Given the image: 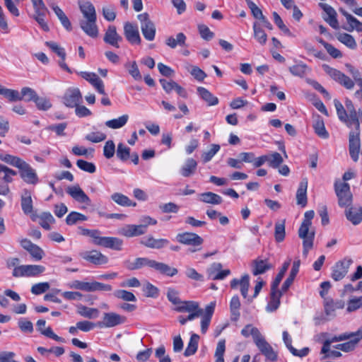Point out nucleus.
I'll use <instances>...</instances> for the list:
<instances>
[{
    "instance_id": "20",
    "label": "nucleus",
    "mask_w": 362,
    "mask_h": 362,
    "mask_svg": "<svg viewBox=\"0 0 362 362\" xmlns=\"http://www.w3.org/2000/svg\"><path fill=\"white\" fill-rule=\"evenodd\" d=\"M124 33L127 40L132 45H139L141 37L138 27L132 23H126L124 26Z\"/></svg>"
},
{
    "instance_id": "3",
    "label": "nucleus",
    "mask_w": 362,
    "mask_h": 362,
    "mask_svg": "<svg viewBox=\"0 0 362 362\" xmlns=\"http://www.w3.org/2000/svg\"><path fill=\"white\" fill-rule=\"evenodd\" d=\"M322 69L332 79L344 86L346 88L352 89L354 88V81L340 71L334 69L327 64H323Z\"/></svg>"
},
{
    "instance_id": "33",
    "label": "nucleus",
    "mask_w": 362,
    "mask_h": 362,
    "mask_svg": "<svg viewBox=\"0 0 362 362\" xmlns=\"http://www.w3.org/2000/svg\"><path fill=\"white\" fill-rule=\"evenodd\" d=\"M76 308L77 313L86 318L94 319L98 317L99 315V310L97 308H88L82 304L77 305Z\"/></svg>"
},
{
    "instance_id": "6",
    "label": "nucleus",
    "mask_w": 362,
    "mask_h": 362,
    "mask_svg": "<svg viewBox=\"0 0 362 362\" xmlns=\"http://www.w3.org/2000/svg\"><path fill=\"white\" fill-rule=\"evenodd\" d=\"M361 146L360 142V127H354L349 133V150L352 160L356 162L358 159V153Z\"/></svg>"
},
{
    "instance_id": "35",
    "label": "nucleus",
    "mask_w": 362,
    "mask_h": 362,
    "mask_svg": "<svg viewBox=\"0 0 362 362\" xmlns=\"http://www.w3.org/2000/svg\"><path fill=\"white\" fill-rule=\"evenodd\" d=\"M100 243V246L120 250L122 249V240L115 237H104Z\"/></svg>"
},
{
    "instance_id": "19",
    "label": "nucleus",
    "mask_w": 362,
    "mask_h": 362,
    "mask_svg": "<svg viewBox=\"0 0 362 362\" xmlns=\"http://www.w3.org/2000/svg\"><path fill=\"white\" fill-rule=\"evenodd\" d=\"M81 76L88 81L101 95H105L104 83L100 77L95 73L83 71Z\"/></svg>"
},
{
    "instance_id": "60",
    "label": "nucleus",
    "mask_w": 362,
    "mask_h": 362,
    "mask_svg": "<svg viewBox=\"0 0 362 362\" xmlns=\"http://www.w3.org/2000/svg\"><path fill=\"white\" fill-rule=\"evenodd\" d=\"M116 153L119 159L126 161L130 156V148L123 143H119L117 145Z\"/></svg>"
},
{
    "instance_id": "8",
    "label": "nucleus",
    "mask_w": 362,
    "mask_h": 362,
    "mask_svg": "<svg viewBox=\"0 0 362 362\" xmlns=\"http://www.w3.org/2000/svg\"><path fill=\"white\" fill-rule=\"evenodd\" d=\"M137 18L141 22V29L144 37L149 41L153 40L156 35V28L149 20L148 13L139 14Z\"/></svg>"
},
{
    "instance_id": "50",
    "label": "nucleus",
    "mask_w": 362,
    "mask_h": 362,
    "mask_svg": "<svg viewBox=\"0 0 362 362\" xmlns=\"http://www.w3.org/2000/svg\"><path fill=\"white\" fill-rule=\"evenodd\" d=\"M124 66L134 80L141 81L142 79V76L135 61L127 62Z\"/></svg>"
},
{
    "instance_id": "18",
    "label": "nucleus",
    "mask_w": 362,
    "mask_h": 362,
    "mask_svg": "<svg viewBox=\"0 0 362 362\" xmlns=\"http://www.w3.org/2000/svg\"><path fill=\"white\" fill-rule=\"evenodd\" d=\"M82 96L78 88H69L64 96V103L69 107H76L81 101Z\"/></svg>"
},
{
    "instance_id": "59",
    "label": "nucleus",
    "mask_w": 362,
    "mask_h": 362,
    "mask_svg": "<svg viewBox=\"0 0 362 362\" xmlns=\"http://www.w3.org/2000/svg\"><path fill=\"white\" fill-rule=\"evenodd\" d=\"M18 326L20 330L23 333L31 334L33 332V324L26 318H20L18 321Z\"/></svg>"
},
{
    "instance_id": "24",
    "label": "nucleus",
    "mask_w": 362,
    "mask_h": 362,
    "mask_svg": "<svg viewBox=\"0 0 362 362\" xmlns=\"http://www.w3.org/2000/svg\"><path fill=\"white\" fill-rule=\"evenodd\" d=\"M308 179L304 177L301 180L296 192V202L297 204L305 207L308 202L307 199V189H308Z\"/></svg>"
},
{
    "instance_id": "45",
    "label": "nucleus",
    "mask_w": 362,
    "mask_h": 362,
    "mask_svg": "<svg viewBox=\"0 0 362 362\" xmlns=\"http://www.w3.org/2000/svg\"><path fill=\"white\" fill-rule=\"evenodd\" d=\"M337 40L351 49H355L357 47L356 42L354 37L348 33H339L337 35Z\"/></svg>"
},
{
    "instance_id": "16",
    "label": "nucleus",
    "mask_w": 362,
    "mask_h": 362,
    "mask_svg": "<svg viewBox=\"0 0 362 362\" xmlns=\"http://www.w3.org/2000/svg\"><path fill=\"white\" fill-rule=\"evenodd\" d=\"M103 40L105 43L115 48H119V42L122 40V37L117 33L116 27L111 25L107 27Z\"/></svg>"
},
{
    "instance_id": "15",
    "label": "nucleus",
    "mask_w": 362,
    "mask_h": 362,
    "mask_svg": "<svg viewBox=\"0 0 362 362\" xmlns=\"http://www.w3.org/2000/svg\"><path fill=\"white\" fill-rule=\"evenodd\" d=\"M320 7L325 13V16H323V19L334 29L339 28V22L337 18V13L333 7L329 4L320 3Z\"/></svg>"
},
{
    "instance_id": "28",
    "label": "nucleus",
    "mask_w": 362,
    "mask_h": 362,
    "mask_svg": "<svg viewBox=\"0 0 362 362\" xmlns=\"http://www.w3.org/2000/svg\"><path fill=\"white\" fill-rule=\"evenodd\" d=\"M282 292V290L279 291L278 288L273 289V287L271 286L270 300L266 308L267 311L273 312L279 308Z\"/></svg>"
},
{
    "instance_id": "2",
    "label": "nucleus",
    "mask_w": 362,
    "mask_h": 362,
    "mask_svg": "<svg viewBox=\"0 0 362 362\" xmlns=\"http://www.w3.org/2000/svg\"><path fill=\"white\" fill-rule=\"evenodd\" d=\"M311 225L310 223L302 222L298 229V236L303 239V255L305 257L313 246L315 232L309 230Z\"/></svg>"
},
{
    "instance_id": "17",
    "label": "nucleus",
    "mask_w": 362,
    "mask_h": 362,
    "mask_svg": "<svg viewBox=\"0 0 362 362\" xmlns=\"http://www.w3.org/2000/svg\"><path fill=\"white\" fill-rule=\"evenodd\" d=\"M66 193L78 203L89 205L90 199L83 189L78 185L68 187Z\"/></svg>"
},
{
    "instance_id": "40",
    "label": "nucleus",
    "mask_w": 362,
    "mask_h": 362,
    "mask_svg": "<svg viewBox=\"0 0 362 362\" xmlns=\"http://www.w3.org/2000/svg\"><path fill=\"white\" fill-rule=\"evenodd\" d=\"M21 208L25 214H31L33 211V201L30 192L25 189L21 197Z\"/></svg>"
},
{
    "instance_id": "42",
    "label": "nucleus",
    "mask_w": 362,
    "mask_h": 362,
    "mask_svg": "<svg viewBox=\"0 0 362 362\" xmlns=\"http://www.w3.org/2000/svg\"><path fill=\"white\" fill-rule=\"evenodd\" d=\"M129 119V115H123L118 118L112 119L110 120H107L105 122V124L106 127L112 129H119L124 127Z\"/></svg>"
},
{
    "instance_id": "48",
    "label": "nucleus",
    "mask_w": 362,
    "mask_h": 362,
    "mask_svg": "<svg viewBox=\"0 0 362 362\" xmlns=\"http://www.w3.org/2000/svg\"><path fill=\"white\" fill-rule=\"evenodd\" d=\"M313 128L315 129V132L318 136L322 139H327L329 137V133L326 130L324 121L321 118L317 117L313 123Z\"/></svg>"
},
{
    "instance_id": "49",
    "label": "nucleus",
    "mask_w": 362,
    "mask_h": 362,
    "mask_svg": "<svg viewBox=\"0 0 362 362\" xmlns=\"http://www.w3.org/2000/svg\"><path fill=\"white\" fill-rule=\"evenodd\" d=\"M200 197V200L204 203L219 204L222 202V198L219 195L211 192L202 193Z\"/></svg>"
},
{
    "instance_id": "64",
    "label": "nucleus",
    "mask_w": 362,
    "mask_h": 362,
    "mask_svg": "<svg viewBox=\"0 0 362 362\" xmlns=\"http://www.w3.org/2000/svg\"><path fill=\"white\" fill-rule=\"evenodd\" d=\"M35 103L37 108L40 110L46 111L51 108L52 103L47 98L36 97L33 101Z\"/></svg>"
},
{
    "instance_id": "9",
    "label": "nucleus",
    "mask_w": 362,
    "mask_h": 362,
    "mask_svg": "<svg viewBox=\"0 0 362 362\" xmlns=\"http://www.w3.org/2000/svg\"><path fill=\"white\" fill-rule=\"evenodd\" d=\"M18 169L21 177L25 182L30 185H36L38 183L39 178L36 171L30 164L23 160Z\"/></svg>"
},
{
    "instance_id": "63",
    "label": "nucleus",
    "mask_w": 362,
    "mask_h": 362,
    "mask_svg": "<svg viewBox=\"0 0 362 362\" xmlns=\"http://www.w3.org/2000/svg\"><path fill=\"white\" fill-rule=\"evenodd\" d=\"M68 287L73 289H78L86 292H90V282L74 280L68 284Z\"/></svg>"
},
{
    "instance_id": "12",
    "label": "nucleus",
    "mask_w": 362,
    "mask_h": 362,
    "mask_svg": "<svg viewBox=\"0 0 362 362\" xmlns=\"http://www.w3.org/2000/svg\"><path fill=\"white\" fill-rule=\"evenodd\" d=\"M255 344L259 349L261 353L267 357V358L269 359L270 361H275L276 359V354L274 351L272 346L266 341L262 334L256 339Z\"/></svg>"
},
{
    "instance_id": "32",
    "label": "nucleus",
    "mask_w": 362,
    "mask_h": 362,
    "mask_svg": "<svg viewBox=\"0 0 362 362\" xmlns=\"http://www.w3.org/2000/svg\"><path fill=\"white\" fill-rule=\"evenodd\" d=\"M252 274L255 276L264 274L266 271L270 269L272 266L267 259H257L252 262Z\"/></svg>"
},
{
    "instance_id": "56",
    "label": "nucleus",
    "mask_w": 362,
    "mask_h": 362,
    "mask_svg": "<svg viewBox=\"0 0 362 362\" xmlns=\"http://www.w3.org/2000/svg\"><path fill=\"white\" fill-rule=\"evenodd\" d=\"M40 224L45 230L50 229V225L54 223L55 220L49 212H44L40 216Z\"/></svg>"
},
{
    "instance_id": "54",
    "label": "nucleus",
    "mask_w": 362,
    "mask_h": 362,
    "mask_svg": "<svg viewBox=\"0 0 362 362\" xmlns=\"http://www.w3.org/2000/svg\"><path fill=\"white\" fill-rule=\"evenodd\" d=\"M0 160L17 168L23 163V160L10 154H0Z\"/></svg>"
},
{
    "instance_id": "55",
    "label": "nucleus",
    "mask_w": 362,
    "mask_h": 362,
    "mask_svg": "<svg viewBox=\"0 0 362 362\" xmlns=\"http://www.w3.org/2000/svg\"><path fill=\"white\" fill-rule=\"evenodd\" d=\"M87 220L88 218L86 216L76 211H71L66 216V223L67 225L71 226L76 224L78 221H85Z\"/></svg>"
},
{
    "instance_id": "31",
    "label": "nucleus",
    "mask_w": 362,
    "mask_h": 362,
    "mask_svg": "<svg viewBox=\"0 0 362 362\" xmlns=\"http://www.w3.org/2000/svg\"><path fill=\"white\" fill-rule=\"evenodd\" d=\"M300 262L299 259L295 260L293 262L291 270L289 273L288 277L286 279V281L284 282L281 290L284 292L287 291V290L289 288L291 285L293 284L297 274L299 272V267H300Z\"/></svg>"
},
{
    "instance_id": "26",
    "label": "nucleus",
    "mask_w": 362,
    "mask_h": 362,
    "mask_svg": "<svg viewBox=\"0 0 362 362\" xmlns=\"http://www.w3.org/2000/svg\"><path fill=\"white\" fill-rule=\"evenodd\" d=\"M119 233L129 238L138 236L146 233L145 225H127L120 230Z\"/></svg>"
},
{
    "instance_id": "23",
    "label": "nucleus",
    "mask_w": 362,
    "mask_h": 362,
    "mask_svg": "<svg viewBox=\"0 0 362 362\" xmlns=\"http://www.w3.org/2000/svg\"><path fill=\"white\" fill-rule=\"evenodd\" d=\"M177 240L180 243L193 246L201 245L203 239L198 235L193 233H184L177 235Z\"/></svg>"
},
{
    "instance_id": "53",
    "label": "nucleus",
    "mask_w": 362,
    "mask_h": 362,
    "mask_svg": "<svg viewBox=\"0 0 362 362\" xmlns=\"http://www.w3.org/2000/svg\"><path fill=\"white\" fill-rule=\"evenodd\" d=\"M241 334L245 337H248L250 336L252 337L254 342L256 339L259 337L262 334L259 329L253 327L252 325H247L245 327L241 330Z\"/></svg>"
},
{
    "instance_id": "46",
    "label": "nucleus",
    "mask_w": 362,
    "mask_h": 362,
    "mask_svg": "<svg viewBox=\"0 0 362 362\" xmlns=\"http://www.w3.org/2000/svg\"><path fill=\"white\" fill-rule=\"evenodd\" d=\"M286 235L285 220H280L276 222L274 228V238L277 243L282 242Z\"/></svg>"
},
{
    "instance_id": "29",
    "label": "nucleus",
    "mask_w": 362,
    "mask_h": 362,
    "mask_svg": "<svg viewBox=\"0 0 362 362\" xmlns=\"http://www.w3.org/2000/svg\"><path fill=\"white\" fill-rule=\"evenodd\" d=\"M187 37L183 33H179L176 35L175 37L173 36H168L165 39V44L171 49H175L177 46L181 47H187L186 45Z\"/></svg>"
},
{
    "instance_id": "34",
    "label": "nucleus",
    "mask_w": 362,
    "mask_h": 362,
    "mask_svg": "<svg viewBox=\"0 0 362 362\" xmlns=\"http://www.w3.org/2000/svg\"><path fill=\"white\" fill-rule=\"evenodd\" d=\"M339 11L346 18L348 24L350 25L351 29L349 30V31L356 30L358 32H362L361 22H360L356 18L349 14L347 11L342 8H340Z\"/></svg>"
},
{
    "instance_id": "37",
    "label": "nucleus",
    "mask_w": 362,
    "mask_h": 362,
    "mask_svg": "<svg viewBox=\"0 0 362 362\" xmlns=\"http://www.w3.org/2000/svg\"><path fill=\"white\" fill-rule=\"evenodd\" d=\"M197 92L200 97L207 103L209 106L216 105L218 103V99L211 92L204 87H199Z\"/></svg>"
},
{
    "instance_id": "11",
    "label": "nucleus",
    "mask_w": 362,
    "mask_h": 362,
    "mask_svg": "<svg viewBox=\"0 0 362 362\" xmlns=\"http://www.w3.org/2000/svg\"><path fill=\"white\" fill-rule=\"evenodd\" d=\"M125 317L115 313H105L103 315V321L98 323L100 327H113L124 323Z\"/></svg>"
},
{
    "instance_id": "58",
    "label": "nucleus",
    "mask_w": 362,
    "mask_h": 362,
    "mask_svg": "<svg viewBox=\"0 0 362 362\" xmlns=\"http://www.w3.org/2000/svg\"><path fill=\"white\" fill-rule=\"evenodd\" d=\"M334 104L337 112V115L339 117V119L346 123L347 125V122L349 120L348 117V113L346 112V110L344 109L342 104L337 99L334 100Z\"/></svg>"
},
{
    "instance_id": "4",
    "label": "nucleus",
    "mask_w": 362,
    "mask_h": 362,
    "mask_svg": "<svg viewBox=\"0 0 362 362\" xmlns=\"http://www.w3.org/2000/svg\"><path fill=\"white\" fill-rule=\"evenodd\" d=\"M45 271V267L42 265H21L18 267H16L13 270V276L14 277H23V276H36L43 273Z\"/></svg>"
},
{
    "instance_id": "27",
    "label": "nucleus",
    "mask_w": 362,
    "mask_h": 362,
    "mask_svg": "<svg viewBox=\"0 0 362 362\" xmlns=\"http://www.w3.org/2000/svg\"><path fill=\"white\" fill-rule=\"evenodd\" d=\"M346 218L354 225H358L362 221V208L351 206L345 211Z\"/></svg>"
},
{
    "instance_id": "44",
    "label": "nucleus",
    "mask_w": 362,
    "mask_h": 362,
    "mask_svg": "<svg viewBox=\"0 0 362 362\" xmlns=\"http://www.w3.org/2000/svg\"><path fill=\"white\" fill-rule=\"evenodd\" d=\"M199 336L197 334H192L189 339L188 345L185 351L184 355L189 356L194 354L198 349Z\"/></svg>"
},
{
    "instance_id": "5",
    "label": "nucleus",
    "mask_w": 362,
    "mask_h": 362,
    "mask_svg": "<svg viewBox=\"0 0 362 362\" xmlns=\"http://www.w3.org/2000/svg\"><path fill=\"white\" fill-rule=\"evenodd\" d=\"M335 192L339 199V205L341 207H347L352 202V194L350 192V187L348 183L343 182L335 184Z\"/></svg>"
},
{
    "instance_id": "10",
    "label": "nucleus",
    "mask_w": 362,
    "mask_h": 362,
    "mask_svg": "<svg viewBox=\"0 0 362 362\" xmlns=\"http://www.w3.org/2000/svg\"><path fill=\"white\" fill-rule=\"evenodd\" d=\"M345 105L346 108V112L349 120L347 122V126L351 128L359 127L360 122H362V112L361 110L356 111L354 106L353 103L349 99H346L345 101Z\"/></svg>"
},
{
    "instance_id": "43",
    "label": "nucleus",
    "mask_w": 362,
    "mask_h": 362,
    "mask_svg": "<svg viewBox=\"0 0 362 362\" xmlns=\"http://www.w3.org/2000/svg\"><path fill=\"white\" fill-rule=\"evenodd\" d=\"M253 32L255 39L261 45H264L267 41V35L265 32L262 29L259 23L255 22L253 23Z\"/></svg>"
},
{
    "instance_id": "61",
    "label": "nucleus",
    "mask_w": 362,
    "mask_h": 362,
    "mask_svg": "<svg viewBox=\"0 0 362 362\" xmlns=\"http://www.w3.org/2000/svg\"><path fill=\"white\" fill-rule=\"evenodd\" d=\"M45 45L52 52H55L63 61L66 59V52L63 47H60L57 42L53 41H47Z\"/></svg>"
},
{
    "instance_id": "52",
    "label": "nucleus",
    "mask_w": 362,
    "mask_h": 362,
    "mask_svg": "<svg viewBox=\"0 0 362 362\" xmlns=\"http://www.w3.org/2000/svg\"><path fill=\"white\" fill-rule=\"evenodd\" d=\"M290 264H291V259H288L284 263L282 268L281 269L279 272L277 274L276 278L272 283L271 286L273 287V289L278 288L280 282L281 281L283 277L285 275V273L286 272V271L288 270V269L290 266Z\"/></svg>"
},
{
    "instance_id": "1",
    "label": "nucleus",
    "mask_w": 362,
    "mask_h": 362,
    "mask_svg": "<svg viewBox=\"0 0 362 362\" xmlns=\"http://www.w3.org/2000/svg\"><path fill=\"white\" fill-rule=\"evenodd\" d=\"M83 19L80 21V27L82 30L91 37H96L98 35V28L96 25L97 16L95 8L90 1L84 2L79 6Z\"/></svg>"
},
{
    "instance_id": "57",
    "label": "nucleus",
    "mask_w": 362,
    "mask_h": 362,
    "mask_svg": "<svg viewBox=\"0 0 362 362\" xmlns=\"http://www.w3.org/2000/svg\"><path fill=\"white\" fill-rule=\"evenodd\" d=\"M267 157L268 158L269 165L273 168H279L284 161L282 156L278 152L267 155Z\"/></svg>"
},
{
    "instance_id": "25",
    "label": "nucleus",
    "mask_w": 362,
    "mask_h": 362,
    "mask_svg": "<svg viewBox=\"0 0 362 362\" xmlns=\"http://www.w3.org/2000/svg\"><path fill=\"white\" fill-rule=\"evenodd\" d=\"M283 340L286 345V346L288 348V349L291 351V353L295 356H299V357H304L307 356L309 353V349L307 347H305L300 350H298L295 349L291 343H292V339L288 334L287 331L283 332Z\"/></svg>"
},
{
    "instance_id": "38",
    "label": "nucleus",
    "mask_w": 362,
    "mask_h": 362,
    "mask_svg": "<svg viewBox=\"0 0 362 362\" xmlns=\"http://www.w3.org/2000/svg\"><path fill=\"white\" fill-rule=\"evenodd\" d=\"M240 307V302L238 296H234L230 302V319L232 321L236 322L240 317L239 309Z\"/></svg>"
},
{
    "instance_id": "13",
    "label": "nucleus",
    "mask_w": 362,
    "mask_h": 362,
    "mask_svg": "<svg viewBox=\"0 0 362 362\" xmlns=\"http://www.w3.org/2000/svg\"><path fill=\"white\" fill-rule=\"evenodd\" d=\"M206 272L208 279L211 280H223L230 274L229 269L222 270V264L218 262L213 263Z\"/></svg>"
},
{
    "instance_id": "47",
    "label": "nucleus",
    "mask_w": 362,
    "mask_h": 362,
    "mask_svg": "<svg viewBox=\"0 0 362 362\" xmlns=\"http://www.w3.org/2000/svg\"><path fill=\"white\" fill-rule=\"evenodd\" d=\"M350 337H351V334H340L337 337L335 336L331 339L325 340L323 343V346L321 349V353L327 354V352H329L332 343L348 339L350 338Z\"/></svg>"
},
{
    "instance_id": "62",
    "label": "nucleus",
    "mask_w": 362,
    "mask_h": 362,
    "mask_svg": "<svg viewBox=\"0 0 362 362\" xmlns=\"http://www.w3.org/2000/svg\"><path fill=\"white\" fill-rule=\"evenodd\" d=\"M20 95L22 97V100L26 102L34 101L38 95L36 91L30 87H23Z\"/></svg>"
},
{
    "instance_id": "14",
    "label": "nucleus",
    "mask_w": 362,
    "mask_h": 362,
    "mask_svg": "<svg viewBox=\"0 0 362 362\" xmlns=\"http://www.w3.org/2000/svg\"><path fill=\"white\" fill-rule=\"evenodd\" d=\"M80 256L95 265L105 264L108 262V258L98 250L83 252L80 254Z\"/></svg>"
},
{
    "instance_id": "41",
    "label": "nucleus",
    "mask_w": 362,
    "mask_h": 362,
    "mask_svg": "<svg viewBox=\"0 0 362 362\" xmlns=\"http://www.w3.org/2000/svg\"><path fill=\"white\" fill-rule=\"evenodd\" d=\"M111 199L122 206H135L136 205V202H132L128 197L119 192L112 194Z\"/></svg>"
},
{
    "instance_id": "22",
    "label": "nucleus",
    "mask_w": 362,
    "mask_h": 362,
    "mask_svg": "<svg viewBox=\"0 0 362 362\" xmlns=\"http://www.w3.org/2000/svg\"><path fill=\"white\" fill-rule=\"evenodd\" d=\"M144 267H148L158 270V262L145 257L136 258L134 262H129L127 267L130 270L141 269Z\"/></svg>"
},
{
    "instance_id": "21",
    "label": "nucleus",
    "mask_w": 362,
    "mask_h": 362,
    "mask_svg": "<svg viewBox=\"0 0 362 362\" xmlns=\"http://www.w3.org/2000/svg\"><path fill=\"white\" fill-rule=\"evenodd\" d=\"M160 83L167 93H170L172 90H175L180 96L185 98L187 97V93L185 89L173 80L168 81L165 79H160Z\"/></svg>"
},
{
    "instance_id": "30",
    "label": "nucleus",
    "mask_w": 362,
    "mask_h": 362,
    "mask_svg": "<svg viewBox=\"0 0 362 362\" xmlns=\"http://www.w3.org/2000/svg\"><path fill=\"white\" fill-rule=\"evenodd\" d=\"M197 168V162L193 158H187L180 169V173L185 177H188L194 174Z\"/></svg>"
},
{
    "instance_id": "39",
    "label": "nucleus",
    "mask_w": 362,
    "mask_h": 362,
    "mask_svg": "<svg viewBox=\"0 0 362 362\" xmlns=\"http://www.w3.org/2000/svg\"><path fill=\"white\" fill-rule=\"evenodd\" d=\"M199 307V303L195 301H182L180 300L175 307V310L180 313H189L194 311Z\"/></svg>"
},
{
    "instance_id": "7",
    "label": "nucleus",
    "mask_w": 362,
    "mask_h": 362,
    "mask_svg": "<svg viewBox=\"0 0 362 362\" xmlns=\"http://www.w3.org/2000/svg\"><path fill=\"white\" fill-rule=\"evenodd\" d=\"M352 263L353 260L348 257L337 262L332 267V278L336 281L344 279L347 274L349 269Z\"/></svg>"
},
{
    "instance_id": "36",
    "label": "nucleus",
    "mask_w": 362,
    "mask_h": 362,
    "mask_svg": "<svg viewBox=\"0 0 362 362\" xmlns=\"http://www.w3.org/2000/svg\"><path fill=\"white\" fill-rule=\"evenodd\" d=\"M51 8L53 9L54 12L55 13L56 16L58 17L59 20L60 21L62 25L64 26V28L67 30H71V24L66 14L64 13V11L57 5L54 4H50Z\"/></svg>"
},
{
    "instance_id": "51",
    "label": "nucleus",
    "mask_w": 362,
    "mask_h": 362,
    "mask_svg": "<svg viewBox=\"0 0 362 362\" xmlns=\"http://www.w3.org/2000/svg\"><path fill=\"white\" fill-rule=\"evenodd\" d=\"M16 172L6 165L0 164V175H2V180L6 184L13 181V177L16 175Z\"/></svg>"
}]
</instances>
